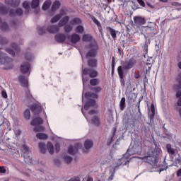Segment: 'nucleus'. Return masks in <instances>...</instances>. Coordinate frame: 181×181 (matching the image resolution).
Listing matches in <instances>:
<instances>
[{
    "label": "nucleus",
    "instance_id": "obj_1",
    "mask_svg": "<svg viewBox=\"0 0 181 181\" xmlns=\"http://www.w3.org/2000/svg\"><path fill=\"white\" fill-rule=\"evenodd\" d=\"M153 144L155 145V148L151 151H148L146 156L143 157H136V159H140L145 162L146 163H148L153 166V168L158 167V163H159V155L162 152V149H160V146H159V143L156 142V141H153Z\"/></svg>",
    "mask_w": 181,
    "mask_h": 181
},
{
    "label": "nucleus",
    "instance_id": "obj_2",
    "mask_svg": "<svg viewBox=\"0 0 181 181\" xmlns=\"http://www.w3.org/2000/svg\"><path fill=\"white\" fill-rule=\"evenodd\" d=\"M82 40L83 42H90L88 45L85 46V49H88L86 54V58L88 59L89 57H97L100 48L95 38L93 37L91 34H85L82 37Z\"/></svg>",
    "mask_w": 181,
    "mask_h": 181
},
{
    "label": "nucleus",
    "instance_id": "obj_3",
    "mask_svg": "<svg viewBox=\"0 0 181 181\" xmlns=\"http://www.w3.org/2000/svg\"><path fill=\"white\" fill-rule=\"evenodd\" d=\"M131 155H135V151H134V148L129 147L127 151L123 155V156L115 163L116 165L115 166L114 170H117V169H118V168H119V166L122 165L125 166V165L129 163L131 159L136 158V156H132L129 158Z\"/></svg>",
    "mask_w": 181,
    "mask_h": 181
},
{
    "label": "nucleus",
    "instance_id": "obj_4",
    "mask_svg": "<svg viewBox=\"0 0 181 181\" xmlns=\"http://www.w3.org/2000/svg\"><path fill=\"white\" fill-rule=\"evenodd\" d=\"M135 64H136V56L134 55L129 59L121 61V66H119L118 67H121L124 72V70H126V71L131 70Z\"/></svg>",
    "mask_w": 181,
    "mask_h": 181
},
{
    "label": "nucleus",
    "instance_id": "obj_5",
    "mask_svg": "<svg viewBox=\"0 0 181 181\" xmlns=\"http://www.w3.org/2000/svg\"><path fill=\"white\" fill-rule=\"evenodd\" d=\"M81 148H83V144H81V143H76L74 146L70 145L68 147V153L74 156L76 153H78V149H81Z\"/></svg>",
    "mask_w": 181,
    "mask_h": 181
},
{
    "label": "nucleus",
    "instance_id": "obj_6",
    "mask_svg": "<svg viewBox=\"0 0 181 181\" xmlns=\"http://www.w3.org/2000/svg\"><path fill=\"white\" fill-rule=\"evenodd\" d=\"M82 73L84 76H89L90 78H95L98 76V72L90 68H85L83 69Z\"/></svg>",
    "mask_w": 181,
    "mask_h": 181
},
{
    "label": "nucleus",
    "instance_id": "obj_7",
    "mask_svg": "<svg viewBox=\"0 0 181 181\" xmlns=\"http://www.w3.org/2000/svg\"><path fill=\"white\" fill-rule=\"evenodd\" d=\"M136 122V116L130 115L127 118V125L132 131H135V123Z\"/></svg>",
    "mask_w": 181,
    "mask_h": 181
},
{
    "label": "nucleus",
    "instance_id": "obj_8",
    "mask_svg": "<svg viewBox=\"0 0 181 181\" xmlns=\"http://www.w3.org/2000/svg\"><path fill=\"white\" fill-rule=\"evenodd\" d=\"M84 148H83V152L84 153H88L90 149L94 146V142L93 140L88 139L84 141L83 144Z\"/></svg>",
    "mask_w": 181,
    "mask_h": 181
},
{
    "label": "nucleus",
    "instance_id": "obj_9",
    "mask_svg": "<svg viewBox=\"0 0 181 181\" xmlns=\"http://www.w3.org/2000/svg\"><path fill=\"white\" fill-rule=\"evenodd\" d=\"M67 39L71 43H72V45H76V43H78V42H80L81 37H80L78 34L74 33L71 35H68Z\"/></svg>",
    "mask_w": 181,
    "mask_h": 181
},
{
    "label": "nucleus",
    "instance_id": "obj_10",
    "mask_svg": "<svg viewBox=\"0 0 181 181\" xmlns=\"http://www.w3.org/2000/svg\"><path fill=\"white\" fill-rule=\"evenodd\" d=\"M148 118L151 124H153L155 119V104L151 103V107H148Z\"/></svg>",
    "mask_w": 181,
    "mask_h": 181
},
{
    "label": "nucleus",
    "instance_id": "obj_11",
    "mask_svg": "<svg viewBox=\"0 0 181 181\" xmlns=\"http://www.w3.org/2000/svg\"><path fill=\"white\" fill-rule=\"evenodd\" d=\"M118 76L120 78V83L122 87L125 86V74H124V70L122 67L117 68Z\"/></svg>",
    "mask_w": 181,
    "mask_h": 181
},
{
    "label": "nucleus",
    "instance_id": "obj_12",
    "mask_svg": "<svg viewBox=\"0 0 181 181\" xmlns=\"http://www.w3.org/2000/svg\"><path fill=\"white\" fill-rule=\"evenodd\" d=\"M23 15V10L21 8H18L16 10L11 8L9 11V16L11 18L13 16H22Z\"/></svg>",
    "mask_w": 181,
    "mask_h": 181
},
{
    "label": "nucleus",
    "instance_id": "obj_13",
    "mask_svg": "<svg viewBox=\"0 0 181 181\" xmlns=\"http://www.w3.org/2000/svg\"><path fill=\"white\" fill-rule=\"evenodd\" d=\"M95 100L94 99H88L84 106L83 108L85 110V111H88V110H90V108H91V107H95Z\"/></svg>",
    "mask_w": 181,
    "mask_h": 181
},
{
    "label": "nucleus",
    "instance_id": "obj_14",
    "mask_svg": "<svg viewBox=\"0 0 181 181\" xmlns=\"http://www.w3.org/2000/svg\"><path fill=\"white\" fill-rule=\"evenodd\" d=\"M30 69V64L29 62H24L20 66V71L23 74H26V73L29 72Z\"/></svg>",
    "mask_w": 181,
    "mask_h": 181
},
{
    "label": "nucleus",
    "instance_id": "obj_15",
    "mask_svg": "<svg viewBox=\"0 0 181 181\" xmlns=\"http://www.w3.org/2000/svg\"><path fill=\"white\" fill-rule=\"evenodd\" d=\"M18 80L22 87H25V88H29V81H28V78L25 76L20 75L18 76Z\"/></svg>",
    "mask_w": 181,
    "mask_h": 181
},
{
    "label": "nucleus",
    "instance_id": "obj_16",
    "mask_svg": "<svg viewBox=\"0 0 181 181\" xmlns=\"http://www.w3.org/2000/svg\"><path fill=\"white\" fill-rule=\"evenodd\" d=\"M106 30L107 33L110 34L113 40H117V35H118V30H116L110 26L106 27Z\"/></svg>",
    "mask_w": 181,
    "mask_h": 181
},
{
    "label": "nucleus",
    "instance_id": "obj_17",
    "mask_svg": "<svg viewBox=\"0 0 181 181\" xmlns=\"http://www.w3.org/2000/svg\"><path fill=\"white\" fill-rule=\"evenodd\" d=\"M5 4L11 8H18L21 5V0H5Z\"/></svg>",
    "mask_w": 181,
    "mask_h": 181
},
{
    "label": "nucleus",
    "instance_id": "obj_18",
    "mask_svg": "<svg viewBox=\"0 0 181 181\" xmlns=\"http://www.w3.org/2000/svg\"><path fill=\"white\" fill-rule=\"evenodd\" d=\"M30 110L35 115H39V114L42 112V106H40V105L34 104L31 105Z\"/></svg>",
    "mask_w": 181,
    "mask_h": 181
},
{
    "label": "nucleus",
    "instance_id": "obj_19",
    "mask_svg": "<svg viewBox=\"0 0 181 181\" xmlns=\"http://www.w3.org/2000/svg\"><path fill=\"white\" fill-rule=\"evenodd\" d=\"M54 40L57 43H64V42L66 41V35L64 34H62V33L57 34L54 36Z\"/></svg>",
    "mask_w": 181,
    "mask_h": 181
},
{
    "label": "nucleus",
    "instance_id": "obj_20",
    "mask_svg": "<svg viewBox=\"0 0 181 181\" xmlns=\"http://www.w3.org/2000/svg\"><path fill=\"white\" fill-rule=\"evenodd\" d=\"M146 68V71L144 74V82L148 81V78L146 77V74H148V73H151V69H152V64L151 63H146V65L144 66Z\"/></svg>",
    "mask_w": 181,
    "mask_h": 181
},
{
    "label": "nucleus",
    "instance_id": "obj_21",
    "mask_svg": "<svg viewBox=\"0 0 181 181\" xmlns=\"http://www.w3.org/2000/svg\"><path fill=\"white\" fill-rule=\"evenodd\" d=\"M31 125L33 127H39L43 124V119L41 117H35L31 121Z\"/></svg>",
    "mask_w": 181,
    "mask_h": 181
},
{
    "label": "nucleus",
    "instance_id": "obj_22",
    "mask_svg": "<svg viewBox=\"0 0 181 181\" xmlns=\"http://www.w3.org/2000/svg\"><path fill=\"white\" fill-rule=\"evenodd\" d=\"M88 59H91L88 60V62H87V64H88V67H91L92 69H95V67H97V64H98L97 59H95V57H94V58L89 57Z\"/></svg>",
    "mask_w": 181,
    "mask_h": 181
},
{
    "label": "nucleus",
    "instance_id": "obj_23",
    "mask_svg": "<svg viewBox=\"0 0 181 181\" xmlns=\"http://www.w3.org/2000/svg\"><path fill=\"white\" fill-rule=\"evenodd\" d=\"M173 91H175V97H181V83L174 84L173 86Z\"/></svg>",
    "mask_w": 181,
    "mask_h": 181
},
{
    "label": "nucleus",
    "instance_id": "obj_24",
    "mask_svg": "<svg viewBox=\"0 0 181 181\" xmlns=\"http://www.w3.org/2000/svg\"><path fill=\"white\" fill-rule=\"evenodd\" d=\"M70 20V17L68 16H65L62 18V19L60 20V21L58 23V26L59 28H63V26H66L67 23H69V21Z\"/></svg>",
    "mask_w": 181,
    "mask_h": 181
},
{
    "label": "nucleus",
    "instance_id": "obj_25",
    "mask_svg": "<svg viewBox=\"0 0 181 181\" xmlns=\"http://www.w3.org/2000/svg\"><path fill=\"white\" fill-rule=\"evenodd\" d=\"M47 32H49V33H57V32H59V30H60V28L59 27V25H49L47 28Z\"/></svg>",
    "mask_w": 181,
    "mask_h": 181
},
{
    "label": "nucleus",
    "instance_id": "obj_26",
    "mask_svg": "<svg viewBox=\"0 0 181 181\" xmlns=\"http://www.w3.org/2000/svg\"><path fill=\"white\" fill-rule=\"evenodd\" d=\"M84 97H85V98H86V100H88V98H95V100H98V95L97 93H95V92H94V93L86 92L85 93Z\"/></svg>",
    "mask_w": 181,
    "mask_h": 181
},
{
    "label": "nucleus",
    "instance_id": "obj_27",
    "mask_svg": "<svg viewBox=\"0 0 181 181\" xmlns=\"http://www.w3.org/2000/svg\"><path fill=\"white\" fill-rule=\"evenodd\" d=\"M91 121V123L95 126V127H100V117L97 115L95 116H93L92 117V119H90Z\"/></svg>",
    "mask_w": 181,
    "mask_h": 181
},
{
    "label": "nucleus",
    "instance_id": "obj_28",
    "mask_svg": "<svg viewBox=\"0 0 181 181\" xmlns=\"http://www.w3.org/2000/svg\"><path fill=\"white\" fill-rule=\"evenodd\" d=\"M47 149L50 155H53L54 153V146L52 141H48L47 144Z\"/></svg>",
    "mask_w": 181,
    "mask_h": 181
},
{
    "label": "nucleus",
    "instance_id": "obj_29",
    "mask_svg": "<svg viewBox=\"0 0 181 181\" xmlns=\"http://www.w3.org/2000/svg\"><path fill=\"white\" fill-rule=\"evenodd\" d=\"M145 23H146V19H145V17L136 16V25L142 26V25H145Z\"/></svg>",
    "mask_w": 181,
    "mask_h": 181
},
{
    "label": "nucleus",
    "instance_id": "obj_30",
    "mask_svg": "<svg viewBox=\"0 0 181 181\" xmlns=\"http://www.w3.org/2000/svg\"><path fill=\"white\" fill-rule=\"evenodd\" d=\"M60 5H62V4H60V1H55L51 7L52 12H56V11L59 9V8H60Z\"/></svg>",
    "mask_w": 181,
    "mask_h": 181
},
{
    "label": "nucleus",
    "instance_id": "obj_31",
    "mask_svg": "<svg viewBox=\"0 0 181 181\" xmlns=\"http://www.w3.org/2000/svg\"><path fill=\"white\" fill-rule=\"evenodd\" d=\"M50 5H52V0L45 1L42 7V11H47L50 8Z\"/></svg>",
    "mask_w": 181,
    "mask_h": 181
},
{
    "label": "nucleus",
    "instance_id": "obj_32",
    "mask_svg": "<svg viewBox=\"0 0 181 181\" xmlns=\"http://www.w3.org/2000/svg\"><path fill=\"white\" fill-rule=\"evenodd\" d=\"M146 54H148V45L145 44L142 46V54L140 57H144V59H146Z\"/></svg>",
    "mask_w": 181,
    "mask_h": 181
},
{
    "label": "nucleus",
    "instance_id": "obj_33",
    "mask_svg": "<svg viewBox=\"0 0 181 181\" xmlns=\"http://www.w3.org/2000/svg\"><path fill=\"white\" fill-rule=\"evenodd\" d=\"M36 137L37 138V139L45 140L47 139V138H49V136L45 133H37Z\"/></svg>",
    "mask_w": 181,
    "mask_h": 181
},
{
    "label": "nucleus",
    "instance_id": "obj_34",
    "mask_svg": "<svg viewBox=\"0 0 181 181\" xmlns=\"http://www.w3.org/2000/svg\"><path fill=\"white\" fill-rule=\"evenodd\" d=\"M4 64H5V66H9L12 64V62H13V59L8 56H4Z\"/></svg>",
    "mask_w": 181,
    "mask_h": 181
},
{
    "label": "nucleus",
    "instance_id": "obj_35",
    "mask_svg": "<svg viewBox=\"0 0 181 181\" xmlns=\"http://www.w3.org/2000/svg\"><path fill=\"white\" fill-rule=\"evenodd\" d=\"M8 12H9V8H6L5 6H0V15H8Z\"/></svg>",
    "mask_w": 181,
    "mask_h": 181
},
{
    "label": "nucleus",
    "instance_id": "obj_36",
    "mask_svg": "<svg viewBox=\"0 0 181 181\" xmlns=\"http://www.w3.org/2000/svg\"><path fill=\"white\" fill-rule=\"evenodd\" d=\"M38 146L41 153H46V144H45L44 142H40L38 144Z\"/></svg>",
    "mask_w": 181,
    "mask_h": 181
},
{
    "label": "nucleus",
    "instance_id": "obj_37",
    "mask_svg": "<svg viewBox=\"0 0 181 181\" xmlns=\"http://www.w3.org/2000/svg\"><path fill=\"white\" fill-rule=\"evenodd\" d=\"M81 19L80 18H74L70 21L71 25H81Z\"/></svg>",
    "mask_w": 181,
    "mask_h": 181
},
{
    "label": "nucleus",
    "instance_id": "obj_38",
    "mask_svg": "<svg viewBox=\"0 0 181 181\" xmlns=\"http://www.w3.org/2000/svg\"><path fill=\"white\" fill-rule=\"evenodd\" d=\"M1 29L2 32H8L9 25H8V23H6V22H3L1 24Z\"/></svg>",
    "mask_w": 181,
    "mask_h": 181
},
{
    "label": "nucleus",
    "instance_id": "obj_39",
    "mask_svg": "<svg viewBox=\"0 0 181 181\" xmlns=\"http://www.w3.org/2000/svg\"><path fill=\"white\" fill-rule=\"evenodd\" d=\"M39 5H40V1L39 0H33L31 2L32 9H36V8H39Z\"/></svg>",
    "mask_w": 181,
    "mask_h": 181
},
{
    "label": "nucleus",
    "instance_id": "obj_40",
    "mask_svg": "<svg viewBox=\"0 0 181 181\" xmlns=\"http://www.w3.org/2000/svg\"><path fill=\"white\" fill-rule=\"evenodd\" d=\"M166 149H167V152L170 154V155H175V148H172V145L170 144H167L166 145Z\"/></svg>",
    "mask_w": 181,
    "mask_h": 181
},
{
    "label": "nucleus",
    "instance_id": "obj_41",
    "mask_svg": "<svg viewBox=\"0 0 181 181\" xmlns=\"http://www.w3.org/2000/svg\"><path fill=\"white\" fill-rule=\"evenodd\" d=\"M89 83L90 86L95 87V86L100 84V80L98 78H92L90 80Z\"/></svg>",
    "mask_w": 181,
    "mask_h": 181
},
{
    "label": "nucleus",
    "instance_id": "obj_42",
    "mask_svg": "<svg viewBox=\"0 0 181 181\" xmlns=\"http://www.w3.org/2000/svg\"><path fill=\"white\" fill-rule=\"evenodd\" d=\"M90 90H91V91H93V93L98 94V93H101V91H103V88H101L100 86H95L91 87Z\"/></svg>",
    "mask_w": 181,
    "mask_h": 181
},
{
    "label": "nucleus",
    "instance_id": "obj_43",
    "mask_svg": "<svg viewBox=\"0 0 181 181\" xmlns=\"http://www.w3.org/2000/svg\"><path fill=\"white\" fill-rule=\"evenodd\" d=\"M25 98L26 100H28V101L35 100L33 95H32V93H30V90H29V88H28V90L25 91Z\"/></svg>",
    "mask_w": 181,
    "mask_h": 181
},
{
    "label": "nucleus",
    "instance_id": "obj_44",
    "mask_svg": "<svg viewBox=\"0 0 181 181\" xmlns=\"http://www.w3.org/2000/svg\"><path fill=\"white\" fill-rule=\"evenodd\" d=\"M125 101H126L125 98H122L119 103V108L121 111H124V110H125V107H127L125 105Z\"/></svg>",
    "mask_w": 181,
    "mask_h": 181
},
{
    "label": "nucleus",
    "instance_id": "obj_45",
    "mask_svg": "<svg viewBox=\"0 0 181 181\" xmlns=\"http://www.w3.org/2000/svg\"><path fill=\"white\" fill-rule=\"evenodd\" d=\"M128 100H129V103H134L135 100H136V94L133 93H129Z\"/></svg>",
    "mask_w": 181,
    "mask_h": 181
},
{
    "label": "nucleus",
    "instance_id": "obj_46",
    "mask_svg": "<svg viewBox=\"0 0 181 181\" xmlns=\"http://www.w3.org/2000/svg\"><path fill=\"white\" fill-rule=\"evenodd\" d=\"M64 32H66V33H70V32L73 30V26H71V25L70 24H67L64 25Z\"/></svg>",
    "mask_w": 181,
    "mask_h": 181
},
{
    "label": "nucleus",
    "instance_id": "obj_47",
    "mask_svg": "<svg viewBox=\"0 0 181 181\" xmlns=\"http://www.w3.org/2000/svg\"><path fill=\"white\" fill-rule=\"evenodd\" d=\"M34 132H43L45 131V127L43 126H35V127L33 128Z\"/></svg>",
    "mask_w": 181,
    "mask_h": 181
},
{
    "label": "nucleus",
    "instance_id": "obj_48",
    "mask_svg": "<svg viewBox=\"0 0 181 181\" xmlns=\"http://www.w3.org/2000/svg\"><path fill=\"white\" fill-rule=\"evenodd\" d=\"M25 59L28 62H30L33 59V56L32 55V54L30 52H25Z\"/></svg>",
    "mask_w": 181,
    "mask_h": 181
},
{
    "label": "nucleus",
    "instance_id": "obj_49",
    "mask_svg": "<svg viewBox=\"0 0 181 181\" xmlns=\"http://www.w3.org/2000/svg\"><path fill=\"white\" fill-rule=\"evenodd\" d=\"M75 32L80 34L83 33L84 32V27L83 25H78L75 29Z\"/></svg>",
    "mask_w": 181,
    "mask_h": 181
},
{
    "label": "nucleus",
    "instance_id": "obj_50",
    "mask_svg": "<svg viewBox=\"0 0 181 181\" xmlns=\"http://www.w3.org/2000/svg\"><path fill=\"white\" fill-rule=\"evenodd\" d=\"M24 118L25 119H30V110L29 109H26L24 112Z\"/></svg>",
    "mask_w": 181,
    "mask_h": 181
},
{
    "label": "nucleus",
    "instance_id": "obj_51",
    "mask_svg": "<svg viewBox=\"0 0 181 181\" xmlns=\"http://www.w3.org/2000/svg\"><path fill=\"white\" fill-rule=\"evenodd\" d=\"M90 19H92L95 25L97 26H101V23H100L94 16H90Z\"/></svg>",
    "mask_w": 181,
    "mask_h": 181
},
{
    "label": "nucleus",
    "instance_id": "obj_52",
    "mask_svg": "<svg viewBox=\"0 0 181 181\" xmlns=\"http://www.w3.org/2000/svg\"><path fill=\"white\" fill-rule=\"evenodd\" d=\"M60 16L58 14H56L50 21L51 23H56V22H58L60 19Z\"/></svg>",
    "mask_w": 181,
    "mask_h": 181
},
{
    "label": "nucleus",
    "instance_id": "obj_53",
    "mask_svg": "<svg viewBox=\"0 0 181 181\" xmlns=\"http://www.w3.org/2000/svg\"><path fill=\"white\" fill-rule=\"evenodd\" d=\"M64 162L68 165L70 164L73 161V158L69 156H66L64 157Z\"/></svg>",
    "mask_w": 181,
    "mask_h": 181
},
{
    "label": "nucleus",
    "instance_id": "obj_54",
    "mask_svg": "<svg viewBox=\"0 0 181 181\" xmlns=\"http://www.w3.org/2000/svg\"><path fill=\"white\" fill-rule=\"evenodd\" d=\"M115 132H117V129L115 128L113 129V134H112V136L110 140L107 141V146H110V145H111V144L112 143V139H114V136H115Z\"/></svg>",
    "mask_w": 181,
    "mask_h": 181
},
{
    "label": "nucleus",
    "instance_id": "obj_55",
    "mask_svg": "<svg viewBox=\"0 0 181 181\" xmlns=\"http://www.w3.org/2000/svg\"><path fill=\"white\" fill-rule=\"evenodd\" d=\"M12 49H13L16 52H19L21 50V48H19V45L16 43H11V45Z\"/></svg>",
    "mask_w": 181,
    "mask_h": 181
},
{
    "label": "nucleus",
    "instance_id": "obj_56",
    "mask_svg": "<svg viewBox=\"0 0 181 181\" xmlns=\"http://www.w3.org/2000/svg\"><path fill=\"white\" fill-rule=\"evenodd\" d=\"M23 7L24 8V9H27L29 10L30 9V6L29 5V1H25L23 3Z\"/></svg>",
    "mask_w": 181,
    "mask_h": 181
},
{
    "label": "nucleus",
    "instance_id": "obj_57",
    "mask_svg": "<svg viewBox=\"0 0 181 181\" xmlns=\"http://www.w3.org/2000/svg\"><path fill=\"white\" fill-rule=\"evenodd\" d=\"M38 33H39V35H45V33H46V29L44 28V27H39Z\"/></svg>",
    "mask_w": 181,
    "mask_h": 181
},
{
    "label": "nucleus",
    "instance_id": "obj_58",
    "mask_svg": "<svg viewBox=\"0 0 181 181\" xmlns=\"http://www.w3.org/2000/svg\"><path fill=\"white\" fill-rule=\"evenodd\" d=\"M8 40L6 38L2 37V35H0V45H5V43H7Z\"/></svg>",
    "mask_w": 181,
    "mask_h": 181
},
{
    "label": "nucleus",
    "instance_id": "obj_59",
    "mask_svg": "<svg viewBox=\"0 0 181 181\" xmlns=\"http://www.w3.org/2000/svg\"><path fill=\"white\" fill-rule=\"evenodd\" d=\"M6 52H7V53H9V54H11V56H15V51H13V49H11V48H6Z\"/></svg>",
    "mask_w": 181,
    "mask_h": 181
},
{
    "label": "nucleus",
    "instance_id": "obj_60",
    "mask_svg": "<svg viewBox=\"0 0 181 181\" xmlns=\"http://www.w3.org/2000/svg\"><path fill=\"white\" fill-rule=\"evenodd\" d=\"M23 149L25 151V153H29V152H30L29 146H28L26 144L23 145Z\"/></svg>",
    "mask_w": 181,
    "mask_h": 181
},
{
    "label": "nucleus",
    "instance_id": "obj_61",
    "mask_svg": "<svg viewBox=\"0 0 181 181\" xmlns=\"http://www.w3.org/2000/svg\"><path fill=\"white\" fill-rule=\"evenodd\" d=\"M112 70H115V57H112Z\"/></svg>",
    "mask_w": 181,
    "mask_h": 181
},
{
    "label": "nucleus",
    "instance_id": "obj_62",
    "mask_svg": "<svg viewBox=\"0 0 181 181\" xmlns=\"http://www.w3.org/2000/svg\"><path fill=\"white\" fill-rule=\"evenodd\" d=\"M55 151L57 152V153H59V152H60V144H55Z\"/></svg>",
    "mask_w": 181,
    "mask_h": 181
},
{
    "label": "nucleus",
    "instance_id": "obj_63",
    "mask_svg": "<svg viewBox=\"0 0 181 181\" xmlns=\"http://www.w3.org/2000/svg\"><path fill=\"white\" fill-rule=\"evenodd\" d=\"M138 4H139L140 6H142V8H145L146 4H145V1H144V0H136Z\"/></svg>",
    "mask_w": 181,
    "mask_h": 181
},
{
    "label": "nucleus",
    "instance_id": "obj_64",
    "mask_svg": "<svg viewBox=\"0 0 181 181\" xmlns=\"http://www.w3.org/2000/svg\"><path fill=\"white\" fill-rule=\"evenodd\" d=\"M176 98H178L177 101V105L178 107H181V96L180 97H176Z\"/></svg>",
    "mask_w": 181,
    "mask_h": 181
}]
</instances>
